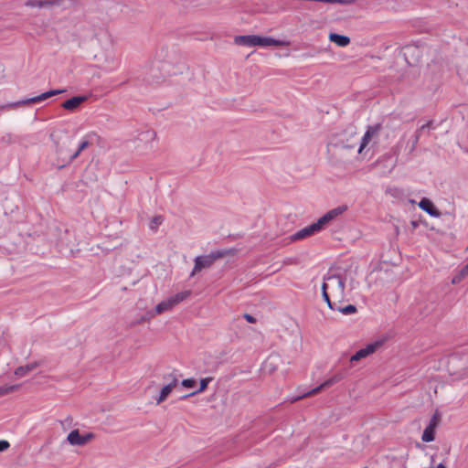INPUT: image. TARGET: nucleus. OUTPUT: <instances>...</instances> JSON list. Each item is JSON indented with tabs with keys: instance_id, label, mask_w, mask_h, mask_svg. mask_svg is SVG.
<instances>
[{
	"instance_id": "f257e3e1",
	"label": "nucleus",
	"mask_w": 468,
	"mask_h": 468,
	"mask_svg": "<svg viewBox=\"0 0 468 468\" xmlns=\"http://www.w3.org/2000/svg\"><path fill=\"white\" fill-rule=\"evenodd\" d=\"M321 290L324 301L333 311L335 310L337 303H342L346 299V282L340 275L333 274L324 277Z\"/></svg>"
},
{
	"instance_id": "f03ea898",
	"label": "nucleus",
	"mask_w": 468,
	"mask_h": 468,
	"mask_svg": "<svg viewBox=\"0 0 468 468\" xmlns=\"http://www.w3.org/2000/svg\"><path fill=\"white\" fill-rule=\"evenodd\" d=\"M234 43L236 45L245 47H288L290 45V42L286 40H280L271 37H261L257 35L237 36L234 38Z\"/></svg>"
},
{
	"instance_id": "7ed1b4c3",
	"label": "nucleus",
	"mask_w": 468,
	"mask_h": 468,
	"mask_svg": "<svg viewBox=\"0 0 468 468\" xmlns=\"http://www.w3.org/2000/svg\"><path fill=\"white\" fill-rule=\"evenodd\" d=\"M227 255V251L215 250L211 251L207 255L197 256L194 260V268L191 271V276L195 273L201 271L203 269L210 268L216 261L224 258Z\"/></svg>"
},
{
	"instance_id": "20e7f679",
	"label": "nucleus",
	"mask_w": 468,
	"mask_h": 468,
	"mask_svg": "<svg viewBox=\"0 0 468 468\" xmlns=\"http://www.w3.org/2000/svg\"><path fill=\"white\" fill-rule=\"evenodd\" d=\"M344 378H345L344 373H336L333 377H331L330 378H328L327 380H325L324 382L320 384L319 386L311 389L309 392L305 393L304 395H303L301 397H298L296 399H300L306 398L309 396L316 395L319 392H321L323 389L327 388L333 386L334 384L341 381Z\"/></svg>"
},
{
	"instance_id": "39448f33",
	"label": "nucleus",
	"mask_w": 468,
	"mask_h": 468,
	"mask_svg": "<svg viewBox=\"0 0 468 468\" xmlns=\"http://www.w3.org/2000/svg\"><path fill=\"white\" fill-rule=\"evenodd\" d=\"M64 91H65V90H50L41 93L38 96H35L32 98H28L26 100L16 101L13 104V106L16 107V106H21V105H26V104L37 103V102H40L44 100H47V99L54 96V95L63 93Z\"/></svg>"
},
{
	"instance_id": "423d86ee",
	"label": "nucleus",
	"mask_w": 468,
	"mask_h": 468,
	"mask_svg": "<svg viewBox=\"0 0 468 468\" xmlns=\"http://www.w3.org/2000/svg\"><path fill=\"white\" fill-rule=\"evenodd\" d=\"M93 438L94 434L92 432L80 434L79 430H73L68 434L67 440L71 445L82 446L88 443Z\"/></svg>"
},
{
	"instance_id": "0eeeda50",
	"label": "nucleus",
	"mask_w": 468,
	"mask_h": 468,
	"mask_svg": "<svg viewBox=\"0 0 468 468\" xmlns=\"http://www.w3.org/2000/svg\"><path fill=\"white\" fill-rule=\"evenodd\" d=\"M90 142L88 140V139H83L77 151L74 152L72 154H70L67 160H62V163H59L58 162L57 165H58V169H61V168H64L65 166L70 165L80 154L82 151H84L85 149H87L90 145Z\"/></svg>"
},
{
	"instance_id": "6e6552de",
	"label": "nucleus",
	"mask_w": 468,
	"mask_h": 468,
	"mask_svg": "<svg viewBox=\"0 0 468 468\" xmlns=\"http://www.w3.org/2000/svg\"><path fill=\"white\" fill-rule=\"evenodd\" d=\"M167 377L172 378V382H169L167 385H165L162 388L160 394H159L158 398L156 399L157 404H160L163 401H165L167 399V397L170 395V393L172 392L173 388L178 383V379L174 372L168 374Z\"/></svg>"
},
{
	"instance_id": "1a4fd4ad",
	"label": "nucleus",
	"mask_w": 468,
	"mask_h": 468,
	"mask_svg": "<svg viewBox=\"0 0 468 468\" xmlns=\"http://www.w3.org/2000/svg\"><path fill=\"white\" fill-rule=\"evenodd\" d=\"M419 207L431 217L439 218L441 215V211L434 206L433 202L427 197L421 198L419 203Z\"/></svg>"
},
{
	"instance_id": "9d476101",
	"label": "nucleus",
	"mask_w": 468,
	"mask_h": 468,
	"mask_svg": "<svg viewBox=\"0 0 468 468\" xmlns=\"http://www.w3.org/2000/svg\"><path fill=\"white\" fill-rule=\"evenodd\" d=\"M86 101H87L86 96H82V95L73 96V97L66 100L61 104V106L67 111L73 112L76 109H78L81 105V103H83Z\"/></svg>"
},
{
	"instance_id": "9b49d317",
	"label": "nucleus",
	"mask_w": 468,
	"mask_h": 468,
	"mask_svg": "<svg viewBox=\"0 0 468 468\" xmlns=\"http://www.w3.org/2000/svg\"><path fill=\"white\" fill-rule=\"evenodd\" d=\"M316 233H318V231L316 230V229L314 228V226L312 223L311 225H309V226L298 230L294 234H292L290 237V239L292 241L301 240L305 238L311 237Z\"/></svg>"
},
{
	"instance_id": "f8f14e48",
	"label": "nucleus",
	"mask_w": 468,
	"mask_h": 468,
	"mask_svg": "<svg viewBox=\"0 0 468 468\" xmlns=\"http://www.w3.org/2000/svg\"><path fill=\"white\" fill-rule=\"evenodd\" d=\"M380 129V124H377L374 126H369L366 133H364L360 145L358 148V153L361 154L364 148L368 144L369 141L373 137V135Z\"/></svg>"
},
{
	"instance_id": "ddd939ff",
	"label": "nucleus",
	"mask_w": 468,
	"mask_h": 468,
	"mask_svg": "<svg viewBox=\"0 0 468 468\" xmlns=\"http://www.w3.org/2000/svg\"><path fill=\"white\" fill-rule=\"evenodd\" d=\"M329 40L338 47H346L350 44V37L345 35H340L338 33H330Z\"/></svg>"
},
{
	"instance_id": "4468645a",
	"label": "nucleus",
	"mask_w": 468,
	"mask_h": 468,
	"mask_svg": "<svg viewBox=\"0 0 468 468\" xmlns=\"http://www.w3.org/2000/svg\"><path fill=\"white\" fill-rule=\"evenodd\" d=\"M39 366L37 362H32L26 366H21L16 368L15 375L18 378L25 377L27 373L33 371Z\"/></svg>"
},
{
	"instance_id": "2eb2a0df",
	"label": "nucleus",
	"mask_w": 468,
	"mask_h": 468,
	"mask_svg": "<svg viewBox=\"0 0 468 468\" xmlns=\"http://www.w3.org/2000/svg\"><path fill=\"white\" fill-rule=\"evenodd\" d=\"M212 380V378H202L200 380V384H199V388L189 393V394H186V395H184L180 398V399H186L190 397H193L198 393H201L203 391H205L209 384V382Z\"/></svg>"
},
{
	"instance_id": "dca6fc26",
	"label": "nucleus",
	"mask_w": 468,
	"mask_h": 468,
	"mask_svg": "<svg viewBox=\"0 0 468 468\" xmlns=\"http://www.w3.org/2000/svg\"><path fill=\"white\" fill-rule=\"evenodd\" d=\"M191 295L190 291H183L178 293H176L175 295L169 297V300L173 306L175 307L176 304L180 303L181 302L185 301Z\"/></svg>"
},
{
	"instance_id": "f3484780",
	"label": "nucleus",
	"mask_w": 468,
	"mask_h": 468,
	"mask_svg": "<svg viewBox=\"0 0 468 468\" xmlns=\"http://www.w3.org/2000/svg\"><path fill=\"white\" fill-rule=\"evenodd\" d=\"M468 276V262L452 277V283L458 284Z\"/></svg>"
},
{
	"instance_id": "a211bd4d",
	"label": "nucleus",
	"mask_w": 468,
	"mask_h": 468,
	"mask_svg": "<svg viewBox=\"0 0 468 468\" xmlns=\"http://www.w3.org/2000/svg\"><path fill=\"white\" fill-rule=\"evenodd\" d=\"M332 220L328 213L326 212L316 222H314L313 225L316 229L318 232L324 229V227Z\"/></svg>"
},
{
	"instance_id": "6ab92c4d",
	"label": "nucleus",
	"mask_w": 468,
	"mask_h": 468,
	"mask_svg": "<svg viewBox=\"0 0 468 468\" xmlns=\"http://www.w3.org/2000/svg\"><path fill=\"white\" fill-rule=\"evenodd\" d=\"M173 307L174 306L171 303L169 298H167L166 300H164V301L160 302L158 304H156L155 312H156V314H162L165 311L171 310Z\"/></svg>"
},
{
	"instance_id": "aec40b11",
	"label": "nucleus",
	"mask_w": 468,
	"mask_h": 468,
	"mask_svg": "<svg viewBox=\"0 0 468 468\" xmlns=\"http://www.w3.org/2000/svg\"><path fill=\"white\" fill-rule=\"evenodd\" d=\"M421 440L424 442L433 441L435 440V430L426 427L425 430L423 431Z\"/></svg>"
},
{
	"instance_id": "412c9836",
	"label": "nucleus",
	"mask_w": 468,
	"mask_h": 468,
	"mask_svg": "<svg viewBox=\"0 0 468 468\" xmlns=\"http://www.w3.org/2000/svg\"><path fill=\"white\" fill-rule=\"evenodd\" d=\"M335 310L338 311L339 313L345 314V315L353 314H356L357 312V308L354 304H348V305H346L345 307H340V306L336 305Z\"/></svg>"
},
{
	"instance_id": "4be33fe9",
	"label": "nucleus",
	"mask_w": 468,
	"mask_h": 468,
	"mask_svg": "<svg viewBox=\"0 0 468 468\" xmlns=\"http://www.w3.org/2000/svg\"><path fill=\"white\" fill-rule=\"evenodd\" d=\"M347 210L346 205L338 206L337 207H335L331 210H329L327 213L330 216V218L335 219L336 217L342 215L344 212Z\"/></svg>"
},
{
	"instance_id": "5701e85b",
	"label": "nucleus",
	"mask_w": 468,
	"mask_h": 468,
	"mask_svg": "<svg viewBox=\"0 0 468 468\" xmlns=\"http://www.w3.org/2000/svg\"><path fill=\"white\" fill-rule=\"evenodd\" d=\"M381 346H382V342L381 341H375V342L367 344L363 348V350L366 352V354L368 356L369 355H371L374 352H376L378 350V348L380 347Z\"/></svg>"
},
{
	"instance_id": "b1692460",
	"label": "nucleus",
	"mask_w": 468,
	"mask_h": 468,
	"mask_svg": "<svg viewBox=\"0 0 468 468\" xmlns=\"http://www.w3.org/2000/svg\"><path fill=\"white\" fill-rule=\"evenodd\" d=\"M440 421H441V415L438 411H436L431 418L430 422L427 427L436 430Z\"/></svg>"
},
{
	"instance_id": "393cba45",
	"label": "nucleus",
	"mask_w": 468,
	"mask_h": 468,
	"mask_svg": "<svg viewBox=\"0 0 468 468\" xmlns=\"http://www.w3.org/2000/svg\"><path fill=\"white\" fill-rule=\"evenodd\" d=\"M367 356V355L363 350V348H361L358 351H356L353 356H350L349 362L350 363L356 362V361H359L360 359L365 358Z\"/></svg>"
},
{
	"instance_id": "a878e982",
	"label": "nucleus",
	"mask_w": 468,
	"mask_h": 468,
	"mask_svg": "<svg viewBox=\"0 0 468 468\" xmlns=\"http://www.w3.org/2000/svg\"><path fill=\"white\" fill-rule=\"evenodd\" d=\"M18 388L17 385L0 387V396L9 394Z\"/></svg>"
},
{
	"instance_id": "bb28decb",
	"label": "nucleus",
	"mask_w": 468,
	"mask_h": 468,
	"mask_svg": "<svg viewBox=\"0 0 468 468\" xmlns=\"http://www.w3.org/2000/svg\"><path fill=\"white\" fill-rule=\"evenodd\" d=\"M181 385L186 388H192L197 385V381L194 378H186L182 380Z\"/></svg>"
},
{
	"instance_id": "cd10ccee",
	"label": "nucleus",
	"mask_w": 468,
	"mask_h": 468,
	"mask_svg": "<svg viewBox=\"0 0 468 468\" xmlns=\"http://www.w3.org/2000/svg\"><path fill=\"white\" fill-rule=\"evenodd\" d=\"M163 223V217L162 216H155L153 218L150 223V228L152 229H155L157 226L161 225Z\"/></svg>"
},
{
	"instance_id": "c85d7f7f",
	"label": "nucleus",
	"mask_w": 468,
	"mask_h": 468,
	"mask_svg": "<svg viewBox=\"0 0 468 468\" xmlns=\"http://www.w3.org/2000/svg\"><path fill=\"white\" fill-rule=\"evenodd\" d=\"M28 7H42V0H28L25 3Z\"/></svg>"
},
{
	"instance_id": "c756f323",
	"label": "nucleus",
	"mask_w": 468,
	"mask_h": 468,
	"mask_svg": "<svg viewBox=\"0 0 468 468\" xmlns=\"http://www.w3.org/2000/svg\"><path fill=\"white\" fill-rule=\"evenodd\" d=\"M425 129H435V127L433 126V122L432 121H429L425 124L421 125L419 129H417V131H419V133H422V132Z\"/></svg>"
},
{
	"instance_id": "7c9ffc66",
	"label": "nucleus",
	"mask_w": 468,
	"mask_h": 468,
	"mask_svg": "<svg viewBox=\"0 0 468 468\" xmlns=\"http://www.w3.org/2000/svg\"><path fill=\"white\" fill-rule=\"evenodd\" d=\"M10 447V443L5 440H0V452L6 451Z\"/></svg>"
},
{
	"instance_id": "2f4dec72",
	"label": "nucleus",
	"mask_w": 468,
	"mask_h": 468,
	"mask_svg": "<svg viewBox=\"0 0 468 468\" xmlns=\"http://www.w3.org/2000/svg\"><path fill=\"white\" fill-rule=\"evenodd\" d=\"M243 318L248 322V323H250V324H255L257 322V319L250 314H243Z\"/></svg>"
},
{
	"instance_id": "473e14b6",
	"label": "nucleus",
	"mask_w": 468,
	"mask_h": 468,
	"mask_svg": "<svg viewBox=\"0 0 468 468\" xmlns=\"http://www.w3.org/2000/svg\"><path fill=\"white\" fill-rule=\"evenodd\" d=\"M420 136L421 133H419V131L416 130L413 139V146H415L419 143Z\"/></svg>"
},
{
	"instance_id": "72a5a7b5",
	"label": "nucleus",
	"mask_w": 468,
	"mask_h": 468,
	"mask_svg": "<svg viewBox=\"0 0 468 468\" xmlns=\"http://www.w3.org/2000/svg\"><path fill=\"white\" fill-rule=\"evenodd\" d=\"M410 225L414 230L420 226V222L418 220H411Z\"/></svg>"
},
{
	"instance_id": "f704fd0d",
	"label": "nucleus",
	"mask_w": 468,
	"mask_h": 468,
	"mask_svg": "<svg viewBox=\"0 0 468 468\" xmlns=\"http://www.w3.org/2000/svg\"><path fill=\"white\" fill-rule=\"evenodd\" d=\"M433 468H447L443 463H439L436 467Z\"/></svg>"
},
{
	"instance_id": "c9c22d12",
	"label": "nucleus",
	"mask_w": 468,
	"mask_h": 468,
	"mask_svg": "<svg viewBox=\"0 0 468 468\" xmlns=\"http://www.w3.org/2000/svg\"><path fill=\"white\" fill-rule=\"evenodd\" d=\"M343 147L348 148V149H353L355 147V145L345 144Z\"/></svg>"
},
{
	"instance_id": "e433bc0d",
	"label": "nucleus",
	"mask_w": 468,
	"mask_h": 468,
	"mask_svg": "<svg viewBox=\"0 0 468 468\" xmlns=\"http://www.w3.org/2000/svg\"><path fill=\"white\" fill-rule=\"evenodd\" d=\"M164 378L165 379H167V380H170V382H172V378H168L167 375H165L164 376Z\"/></svg>"
},
{
	"instance_id": "4c0bfd02",
	"label": "nucleus",
	"mask_w": 468,
	"mask_h": 468,
	"mask_svg": "<svg viewBox=\"0 0 468 468\" xmlns=\"http://www.w3.org/2000/svg\"><path fill=\"white\" fill-rule=\"evenodd\" d=\"M406 49H407L408 51H410L411 49H414V48H411V47H407V48H406Z\"/></svg>"
},
{
	"instance_id": "58836bf2",
	"label": "nucleus",
	"mask_w": 468,
	"mask_h": 468,
	"mask_svg": "<svg viewBox=\"0 0 468 468\" xmlns=\"http://www.w3.org/2000/svg\"><path fill=\"white\" fill-rule=\"evenodd\" d=\"M434 457H435L434 455H432V456H431V462H433V461H434Z\"/></svg>"
}]
</instances>
